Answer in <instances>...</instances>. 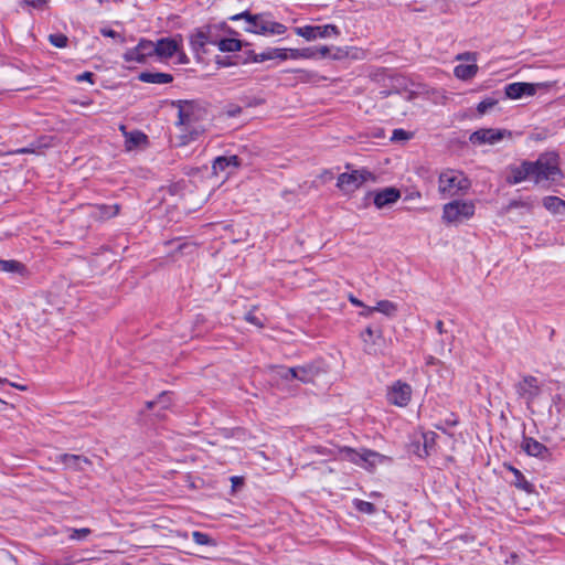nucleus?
<instances>
[{"label":"nucleus","instance_id":"obj_60","mask_svg":"<svg viewBox=\"0 0 565 565\" xmlns=\"http://www.w3.org/2000/svg\"><path fill=\"white\" fill-rule=\"evenodd\" d=\"M238 113H241V108H236L235 110L230 111V115H231V116H235V115H237Z\"/></svg>","mask_w":565,"mask_h":565},{"label":"nucleus","instance_id":"obj_40","mask_svg":"<svg viewBox=\"0 0 565 565\" xmlns=\"http://www.w3.org/2000/svg\"><path fill=\"white\" fill-rule=\"evenodd\" d=\"M295 366L294 367H284V366H280L278 369V375L286 380V381H289V380H295Z\"/></svg>","mask_w":565,"mask_h":565},{"label":"nucleus","instance_id":"obj_6","mask_svg":"<svg viewBox=\"0 0 565 565\" xmlns=\"http://www.w3.org/2000/svg\"><path fill=\"white\" fill-rule=\"evenodd\" d=\"M369 180H375L373 173L369 170H353L351 172L341 173L338 177L337 186L343 193L350 194L360 189Z\"/></svg>","mask_w":565,"mask_h":565},{"label":"nucleus","instance_id":"obj_8","mask_svg":"<svg viewBox=\"0 0 565 565\" xmlns=\"http://www.w3.org/2000/svg\"><path fill=\"white\" fill-rule=\"evenodd\" d=\"M225 26L222 24H209L200 28L190 38V44L195 52L204 50L206 44L217 45L218 34L217 32Z\"/></svg>","mask_w":565,"mask_h":565},{"label":"nucleus","instance_id":"obj_24","mask_svg":"<svg viewBox=\"0 0 565 565\" xmlns=\"http://www.w3.org/2000/svg\"><path fill=\"white\" fill-rule=\"evenodd\" d=\"M281 60L285 61L288 58V50L287 49H268L265 52L259 54H254L253 62L262 63L268 60Z\"/></svg>","mask_w":565,"mask_h":565},{"label":"nucleus","instance_id":"obj_55","mask_svg":"<svg viewBox=\"0 0 565 565\" xmlns=\"http://www.w3.org/2000/svg\"><path fill=\"white\" fill-rule=\"evenodd\" d=\"M436 330L438 331L439 334H443L445 332L444 322L441 320H438L436 322Z\"/></svg>","mask_w":565,"mask_h":565},{"label":"nucleus","instance_id":"obj_35","mask_svg":"<svg viewBox=\"0 0 565 565\" xmlns=\"http://www.w3.org/2000/svg\"><path fill=\"white\" fill-rule=\"evenodd\" d=\"M355 509L365 514H373L375 512V505L371 502L355 499L353 501Z\"/></svg>","mask_w":565,"mask_h":565},{"label":"nucleus","instance_id":"obj_39","mask_svg":"<svg viewBox=\"0 0 565 565\" xmlns=\"http://www.w3.org/2000/svg\"><path fill=\"white\" fill-rule=\"evenodd\" d=\"M50 0H22V4L29 8L43 10L47 7Z\"/></svg>","mask_w":565,"mask_h":565},{"label":"nucleus","instance_id":"obj_52","mask_svg":"<svg viewBox=\"0 0 565 565\" xmlns=\"http://www.w3.org/2000/svg\"><path fill=\"white\" fill-rule=\"evenodd\" d=\"M231 481H232L233 488H236V487L243 484V478L242 477L234 476V477L231 478Z\"/></svg>","mask_w":565,"mask_h":565},{"label":"nucleus","instance_id":"obj_13","mask_svg":"<svg viewBox=\"0 0 565 565\" xmlns=\"http://www.w3.org/2000/svg\"><path fill=\"white\" fill-rule=\"evenodd\" d=\"M154 56L153 42L141 39L139 43L125 52L124 60L127 63H146L148 57Z\"/></svg>","mask_w":565,"mask_h":565},{"label":"nucleus","instance_id":"obj_36","mask_svg":"<svg viewBox=\"0 0 565 565\" xmlns=\"http://www.w3.org/2000/svg\"><path fill=\"white\" fill-rule=\"evenodd\" d=\"M49 41L52 45L63 49L67 45L68 39L62 33H54L49 35Z\"/></svg>","mask_w":565,"mask_h":565},{"label":"nucleus","instance_id":"obj_42","mask_svg":"<svg viewBox=\"0 0 565 565\" xmlns=\"http://www.w3.org/2000/svg\"><path fill=\"white\" fill-rule=\"evenodd\" d=\"M411 138V134L405 131L404 129H394L391 140L392 141H401L408 140Z\"/></svg>","mask_w":565,"mask_h":565},{"label":"nucleus","instance_id":"obj_14","mask_svg":"<svg viewBox=\"0 0 565 565\" xmlns=\"http://www.w3.org/2000/svg\"><path fill=\"white\" fill-rule=\"evenodd\" d=\"M182 46V39L179 38H162L153 42V54L159 60H168L172 57Z\"/></svg>","mask_w":565,"mask_h":565},{"label":"nucleus","instance_id":"obj_20","mask_svg":"<svg viewBox=\"0 0 565 565\" xmlns=\"http://www.w3.org/2000/svg\"><path fill=\"white\" fill-rule=\"evenodd\" d=\"M401 196V193L395 188H385L374 195V204L377 209H383L387 205L395 203Z\"/></svg>","mask_w":565,"mask_h":565},{"label":"nucleus","instance_id":"obj_62","mask_svg":"<svg viewBox=\"0 0 565 565\" xmlns=\"http://www.w3.org/2000/svg\"><path fill=\"white\" fill-rule=\"evenodd\" d=\"M9 380L4 377H0V385L8 384Z\"/></svg>","mask_w":565,"mask_h":565},{"label":"nucleus","instance_id":"obj_45","mask_svg":"<svg viewBox=\"0 0 565 565\" xmlns=\"http://www.w3.org/2000/svg\"><path fill=\"white\" fill-rule=\"evenodd\" d=\"M177 55V63L181 65H185L190 62L186 54L182 51V46L179 49V51L174 54Z\"/></svg>","mask_w":565,"mask_h":565},{"label":"nucleus","instance_id":"obj_48","mask_svg":"<svg viewBox=\"0 0 565 565\" xmlns=\"http://www.w3.org/2000/svg\"><path fill=\"white\" fill-rule=\"evenodd\" d=\"M302 58H313L317 55V51L311 47L301 49Z\"/></svg>","mask_w":565,"mask_h":565},{"label":"nucleus","instance_id":"obj_4","mask_svg":"<svg viewBox=\"0 0 565 565\" xmlns=\"http://www.w3.org/2000/svg\"><path fill=\"white\" fill-rule=\"evenodd\" d=\"M179 109L178 125L184 126L185 130L191 134V138L195 139L202 130H191V125L202 120L206 116V110L193 100H178Z\"/></svg>","mask_w":565,"mask_h":565},{"label":"nucleus","instance_id":"obj_61","mask_svg":"<svg viewBox=\"0 0 565 565\" xmlns=\"http://www.w3.org/2000/svg\"><path fill=\"white\" fill-rule=\"evenodd\" d=\"M369 308H366L365 312H362L361 315L364 316V317H370L373 312H369Z\"/></svg>","mask_w":565,"mask_h":565},{"label":"nucleus","instance_id":"obj_7","mask_svg":"<svg viewBox=\"0 0 565 565\" xmlns=\"http://www.w3.org/2000/svg\"><path fill=\"white\" fill-rule=\"evenodd\" d=\"M342 452L350 462L361 466L365 469H372L376 465L382 463L386 459L385 456L364 448L361 450L344 448Z\"/></svg>","mask_w":565,"mask_h":565},{"label":"nucleus","instance_id":"obj_23","mask_svg":"<svg viewBox=\"0 0 565 565\" xmlns=\"http://www.w3.org/2000/svg\"><path fill=\"white\" fill-rule=\"evenodd\" d=\"M295 380H298L302 383H311L315 377L319 374V369L313 364H306L300 366H295Z\"/></svg>","mask_w":565,"mask_h":565},{"label":"nucleus","instance_id":"obj_58","mask_svg":"<svg viewBox=\"0 0 565 565\" xmlns=\"http://www.w3.org/2000/svg\"><path fill=\"white\" fill-rule=\"evenodd\" d=\"M471 57L470 53L459 54L457 56L458 60H469Z\"/></svg>","mask_w":565,"mask_h":565},{"label":"nucleus","instance_id":"obj_17","mask_svg":"<svg viewBox=\"0 0 565 565\" xmlns=\"http://www.w3.org/2000/svg\"><path fill=\"white\" fill-rule=\"evenodd\" d=\"M521 448L526 455L543 460L551 456L550 449L533 437L523 436Z\"/></svg>","mask_w":565,"mask_h":565},{"label":"nucleus","instance_id":"obj_27","mask_svg":"<svg viewBox=\"0 0 565 565\" xmlns=\"http://www.w3.org/2000/svg\"><path fill=\"white\" fill-rule=\"evenodd\" d=\"M125 136H126L125 146H126L127 150H132L134 148H136L142 143H146V141H147V136L139 130L126 132Z\"/></svg>","mask_w":565,"mask_h":565},{"label":"nucleus","instance_id":"obj_12","mask_svg":"<svg viewBox=\"0 0 565 565\" xmlns=\"http://www.w3.org/2000/svg\"><path fill=\"white\" fill-rule=\"evenodd\" d=\"M512 132L507 129L482 128L471 134L470 141L475 145H495L504 138H511Z\"/></svg>","mask_w":565,"mask_h":565},{"label":"nucleus","instance_id":"obj_21","mask_svg":"<svg viewBox=\"0 0 565 565\" xmlns=\"http://www.w3.org/2000/svg\"><path fill=\"white\" fill-rule=\"evenodd\" d=\"M138 79L142 83L149 84H169L173 81V76L169 73L161 72H141L138 75Z\"/></svg>","mask_w":565,"mask_h":565},{"label":"nucleus","instance_id":"obj_63","mask_svg":"<svg viewBox=\"0 0 565 565\" xmlns=\"http://www.w3.org/2000/svg\"><path fill=\"white\" fill-rule=\"evenodd\" d=\"M0 403L6 404V402H4V401H2L1 398H0Z\"/></svg>","mask_w":565,"mask_h":565},{"label":"nucleus","instance_id":"obj_3","mask_svg":"<svg viewBox=\"0 0 565 565\" xmlns=\"http://www.w3.org/2000/svg\"><path fill=\"white\" fill-rule=\"evenodd\" d=\"M533 164V180L535 183L542 181H556L562 177L558 167V156L556 153L541 154L536 161H531Z\"/></svg>","mask_w":565,"mask_h":565},{"label":"nucleus","instance_id":"obj_47","mask_svg":"<svg viewBox=\"0 0 565 565\" xmlns=\"http://www.w3.org/2000/svg\"><path fill=\"white\" fill-rule=\"evenodd\" d=\"M288 50V58L299 60L302 58L301 49H287Z\"/></svg>","mask_w":565,"mask_h":565},{"label":"nucleus","instance_id":"obj_37","mask_svg":"<svg viewBox=\"0 0 565 565\" xmlns=\"http://www.w3.org/2000/svg\"><path fill=\"white\" fill-rule=\"evenodd\" d=\"M70 535L68 537L71 540H85L89 534H90V530L88 527H83V529H70Z\"/></svg>","mask_w":565,"mask_h":565},{"label":"nucleus","instance_id":"obj_34","mask_svg":"<svg viewBox=\"0 0 565 565\" xmlns=\"http://www.w3.org/2000/svg\"><path fill=\"white\" fill-rule=\"evenodd\" d=\"M437 434L434 431H426L423 434L424 451L428 456L436 443Z\"/></svg>","mask_w":565,"mask_h":565},{"label":"nucleus","instance_id":"obj_41","mask_svg":"<svg viewBox=\"0 0 565 565\" xmlns=\"http://www.w3.org/2000/svg\"><path fill=\"white\" fill-rule=\"evenodd\" d=\"M294 72L298 74L297 78L303 83L311 82L317 76L313 72L305 70H296Z\"/></svg>","mask_w":565,"mask_h":565},{"label":"nucleus","instance_id":"obj_57","mask_svg":"<svg viewBox=\"0 0 565 565\" xmlns=\"http://www.w3.org/2000/svg\"><path fill=\"white\" fill-rule=\"evenodd\" d=\"M173 243H178V249H179V250H182L184 247H188V246H189V244H186V243H183V244L179 243V239H175V241L169 242L168 244H173Z\"/></svg>","mask_w":565,"mask_h":565},{"label":"nucleus","instance_id":"obj_22","mask_svg":"<svg viewBox=\"0 0 565 565\" xmlns=\"http://www.w3.org/2000/svg\"><path fill=\"white\" fill-rule=\"evenodd\" d=\"M0 273H8L24 277L28 275V268L23 263L15 259H0Z\"/></svg>","mask_w":565,"mask_h":565},{"label":"nucleus","instance_id":"obj_2","mask_svg":"<svg viewBox=\"0 0 565 565\" xmlns=\"http://www.w3.org/2000/svg\"><path fill=\"white\" fill-rule=\"evenodd\" d=\"M471 186L462 171L445 169L438 175V193L443 199L465 195Z\"/></svg>","mask_w":565,"mask_h":565},{"label":"nucleus","instance_id":"obj_44","mask_svg":"<svg viewBox=\"0 0 565 565\" xmlns=\"http://www.w3.org/2000/svg\"><path fill=\"white\" fill-rule=\"evenodd\" d=\"M245 320L258 328H262L264 326L263 320L255 315L254 311H249L245 315Z\"/></svg>","mask_w":565,"mask_h":565},{"label":"nucleus","instance_id":"obj_18","mask_svg":"<svg viewBox=\"0 0 565 565\" xmlns=\"http://www.w3.org/2000/svg\"><path fill=\"white\" fill-rule=\"evenodd\" d=\"M533 164L531 161H523L520 166L512 167L510 170V175L508 177V182L510 184H518L526 179H533Z\"/></svg>","mask_w":565,"mask_h":565},{"label":"nucleus","instance_id":"obj_38","mask_svg":"<svg viewBox=\"0 0 565 565\" xmlns=\"http://www.w3.org/2000/svg\"><path fill=\"white\" fill-rule=\"evenodd\" d=\"M497 99L494 98H486L483 100H481L478 106H477V110L480 115H483L486 114L488 110H490L491 108H493L495 105H497Z\"/></svg>","mask_w":565,"mask_h":565},{"label":"nucleus","instance_id":"obj_54","mask_svg":"<svg viewBox=\"0 0 565 565\" xmlns=\"http://www.w3.org/2000/svg\"><path fill=\"white\" fill-rule=\"evenodd\" d=\"M8 384H9L10 386H12V387L18 388L19 391H22V392H24V391H26V390H28V386H26V385H22V384L13 383V382H10V381H9V383H8Z\"/></svg>","mask_w":565,"mask_h":565},{"label":"nucleus","instance_id":"obj_50","mask_svg":"<svg viewBox=\"0 0 565 565\" xmlns=\"http://www.w3.org/2000/svg\"><path fill=\"white\" fill-rule=\"evenodd\" d=\"M100 32H102V34L104 36H108V38H117V36H119V34L116 31L111 30V29H103Z\"/></svg>","mask_w":565,"mask_h":565},{"label":"nucleus","instance_id":"obj_25","mask_svg":"<svg viewBox=\"0 0 565 565\" xmlns=\"http://www.w3.org/2000/svg\"><path fill=\"white\" fill-rule=\"evenodd\" d=\"M543 206L554 214L565 213V201L557 196H545L543 199Z\"/></svg>","mask_w":565,"mask_h":565},{"label":"nucleus","instance_id":"obj_56","mask_svg":"<svg viewBox=\"0 0 565 565\" xmlns=\"http://www.w3.org/2000/svg\"><path fill=\"white\" fill-rule=\"evenodd\" d=\"M108 209L113 210L111 213H107L108 217L116 215L118 213V210H119L118 205L109 206Z\"/></svg>","mask_w":565,"mask_h":565},{"label":"nucleus","instance_id":"obj_29","mask_svg":"<svg viewBox=\"0 0 565 565\" xmlns=\"http://www.w3.org/2000/svg\"><path fill=\"white\" fill-rule=\"evenodd\" d=\"M379 311L387 317H392L397 311V305L390 300H381L374 307L369 308V312Z\"/></svg>","mask_w":565,"mask_h":565},{"label":"nucleus","instance_id":"obj_31","mask_svg":"<svg viewBox=\"0 0 565 565\" xmlns=\"http://www.w3.org/2000/svg\"><path fill=\"white\" fill-rule=\"evenodd\" d=\"M508 469L513 473L514 480L512 481V483L518 489L524 490L526 492H531L532 491V487L533 486L526 480L524 475L519 469H516V468H514L512 466H509Z\"/></svg>","mask_w":565,"mask_h":565},{"label":"nucleus","instance_id":"obj_1","mask_svg":"<svg viewBox=\"0 0 565 565\" xmlns=\"http://www.w3.org/2000/svg\"><path fill=\"white\" fill-rule=\"evenodd\" d=\"M232 21L236 20H245L246 25L244 30L246 32L273 36V35H281L286 33L287 26L280 22H276L271 19V14L268 12H263L258 14H252L248 11H244L242 13L235 14L230 18Z\"/></svg>","mask_w":565,"mask_h":565},{"label":"nucleus","instance_id":"obj_11","mask_svg":"<svg viewBox=\"0 0 565 565\" xmlns=\"http://www.w3.org/2000/svg\"><path fill=\"white\" fill-rule=\"evenodd\" d=\"M295 33L305 38L307 41H313L318 38L324 39L330 36H338L340 31L334 24H326L298 26L295 28Z\"/></svg>","mask_w":565,"mask_h":565},{"label":"nucleus","instance_id":"obj_9","mask_svg":"<svg viewBox=\"0 0 565 565\" xmlns=\"http://www.w3.org/2000/svg\"><path fill=\"white\" fill-rule=\"evenodd\" d=\"M553 84L548 82L543 83H525L515 82L508 84L504 87L505 96L510 99H519L523 96H533L539 89L550 88Z\"/></svg>","mask_w":565,"mask_h":565},{"label":"nucleus","instance_id":"obj_10","mask_svg":"<svg viewBox=\"0 0 565 565\" xmlns=\"http://www.w3.org/2000/svg\"><path fill=\"white\" fill-rule=\"evenodd\" d=\"M412 386L398 380L387 388L386 398L394 406L406 407L412 399Z\"/></svg>","mask_w":565,"mask_h":565},{"label":"nucleus","instance_id":"obj_33","mask_svg":"<svg viewBox=\"0 0 565 565\" xmlns=\"http://www.w3.org/2000/svg\"><path fill=\"white\" fill-rule=\"evenodd\" d=\"M192 539L198 545H216V542L209 534L200 531L192 532Z\"/></svg>","mask_w":565,"mask_h":565},{"label":"nucleus","instance_id":"obj_51","mask_svg":"<svg viewBox=\"0 0 565 565\" xmlns=\"http://www.w3.org/2000/svg\"><path fill=\"white\" fill-rule=\"evenodd\" d=\"M316 51H317V54H320V56H322V57H326L329 54V52H330L329 47L326 46V45L320 46Z\"/></svg>","mask_w":565,"mask_h":565},{"label":"nucleus","instance_id":"obj_30","mask_svg":"<svg viewBox=\"0 0 565 565\" xmlns=\"http://www.w3.org/2000/svg\"><path fill=\"white\" fill-rule=\"evenodd\" d=\"M216 46L221 52H237L242 49V42L233 38H218Z\"/></svg>","mask_w":565,"mask_h":565},{"label":"nucleus","instance_id":"obj_53","mask_svg":"<svg viewBox=\"0 0 565 565\" xmlns=\"http://www.w3.org/2000/svg\"><path fill=\"white\" fill-rule=\"evenodd\" d=\"M350 301L352 305L356 306V307H365L364 303L359 300L358 298H355L354 296H350Z\"/></svg>","mask_w":565,"mask_h":565},{"label":"nucleus","instance_id":"obj_19","mask_svg":"<svg viewBox=\"0 0 565 565\" xmlns=\"http://www.w3.org/2000/svg\"><path fill=\"white\" fill-rule=\"evenodd\" d=\"M241 166V160L237 156H222L217 157L212 164V169L214 174H220L221 172L231 173L233 170L237 169Z\"/></svg>","mask_w":565,"mask_h":565},{"label":"nucleus","instance_id":"obj_28","mask_svg":"<svg viewBox=\"0 0 565 565\" xmlns=\"http://www.w3.org/2000/svg\"><path fill=\"white\" fill-rule=\"evenodd\" d=\"M61 461L71 469H83L82 463H89L88 459L77 455L64 454L61 455Z\"/></svg>","mask_w":565,"mask_h":565},{"label":"nucleus","instance_id":"obj_16","mask_svg":"<svg viewBox=\"0 0 565 565\" xmlns=\"http://www.w3.org/2000/svg\"><path fill=\"white\" fill-rule=\"evenodd\" d=\"M516 394L524 399L527 405L539 396L541 388L537 384V379L532 375H526L515 385Z\"/></svg>","mask_w":565,"mask_h":565},{"label":"nucleus","instance_id":"obj_49","mask_svg":"<svg viewBox=\"0 0 565 565\" xmlns=\"http://www.w3.org/2000/svg\"><path fill=\"white\" fill-rule=\"evenodd\" d=\"M38 148L39 147H34V146L24 147V148L17 149L14 151V153H18V154L35 153Z\"/></svg>","mask_w":565,"mask_h":565},{"label":"nucleus","instance_id":"obj_43","mask_svg":"<svg viewBox=\"0 0 565 565\" xmlns=\"http://www.w3.org/2000/svg\"><path fill=\"white\" fill-rule=\"evenodd\" d=\"M520 207H525V209L530 210L531 204L526 201L513 200L507 205L505 211L509 212L513 209H520Z\"/></svg>","mask_w":565,"mask_h":565},{"label":"nucleus","instance_id":"obj_26","mask_svg":"<svg viewBox=\"0 0 565 565\" xmlns=\"http://www.w3.org/2000/svg\"><path fill=\"white\" fill-rule=\"evenodd\" d=\"M477 64H459L454 70L455 76L463 81L472 78L477 74Z\"/></svg>","mask_w":565,"mask_h":565},{"label":"nucleus","instance_id":"obj_59","mask_svg":"<svg viewBox=\"0 0 565 565\" xmlns=\"http://www.w3.org/2000/svg\"><path fill=\"white\" fill-rule=\"evenodd\" d=\"M559 401H561V395H559V394H556V395L553 397V403L556 405Z\"/></svg>","mask_w":565,"mask_h":565},{"label":"nucleus","instance_id":"obj_15","mask_svg":"<svg viewBox=\"0 0 565 565\" xmlns=\"http://www.w3.org/2000/svg\"><path fill=\"white\" fill-rule=\"evenodd\" d=\"M361 337L364 342V351L367 354L376 355L383 353L382 344L384 343V338L381 329L367 327Z\"/></svg>","mask_w":565,"mask_h":565},{"label":"nucleus","instance_id":"obj_46","mask_svg":"<svg viewBox=\"0 0 565 565\" xmlns=\"http://www.w3.org/2000/svg\"><path fill=\"white\" fill-rule=\"evenodd\" d=\"M93 77H94V74L92 72H84L79 75L76 76V82L81 83V82H89L93 84Z\"/></svg>","mask_w":565,"mask_h":565},{"label":"nucleus","instance_id":"obj_32","mask_svg":"<svg viewBox=\"0 0 565 565\" xmlns=\"http://www.w3.org/2000/svg\"><path fill=\"white\" fill-rule=\"evenodd\" d=\"M171 404L170 395L162 392L157 399L147 402V408L152 409L154 406H160L161 409H167Z\"/></svg>","mask_w":565,"mask_h":565},{"label":"nucleus","instance_id":"obj_5","mask_svg":"<svg viewBox=\"0 0 565 565\" xmlns=\"http://www.w3.org/2000/svg\"><path fill=\"white\" fill-rule=\"evenodd\" d=\"M475 211L476 206L472 201L454 200L444 205L441 218L446 224H459L471 218Z\"/></svg>","mask_w":565,"mask_h":565}]
</instances>
